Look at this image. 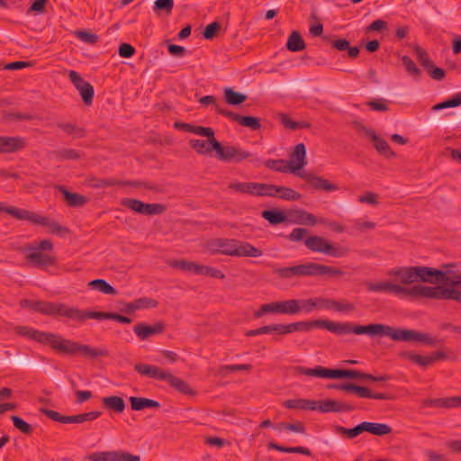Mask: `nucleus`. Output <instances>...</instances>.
I'll use <instances>...</instances> for the list:
<instances>
[{
  "mask_svg": "<svg viewBox=\"0 0 461 461\" xmlns=\"http://www.w3.org/2000/svg\"><path fill=\"white\" fill-rule=\"evenodd\" d=\"M57 189L63 194L64 199L71 207H79L88 202V198L83 194L69 192L65 186L59 185Z\"/></svg>",
  "mask_w": 461,
  "mask_h": 461,
  "instance_id": "7c9ffc66",
  "label": "nucleus"
},
{
  "mask_svg": "<svg viewBox=\"0 0 461 461\" xmlns=\"http://www.w3.org/2000/svg\"><path fill=\"white\" fill-rule=\"evenodd\" d=\"M171 387L175 390L183 393L185 395L194 396L196 394L195 391L191 388V386L183 379L175 376L173 374L169 372L167 380H166Z\"/></svg>",
  "mask_w": 461,
  "mask_h": 461,
  "instance_id": "2f4dec72",
  "label": "nucleus"
},
{
  "mask_svg": "<svg viewBox=\"0 0 461 461\" xmlns=\"http://www.w3.org/2000/svg\"><path fill=\"white\" fill-rule=\"evenodd\" d=\"M102 402L105 408L113 410L117 413H122L126 406L124 400L115 395L103 398Z\"/></svg>",
  "mask_w": 461,
  "mask_h": 461,
  "instance_id": "79ce46f5",
  "label": "nucleus"
},
{
  "mask_svg": "<svg viewBox=\"0 0 461 461\" xmlns=\"http://www.w3.org/2000/svg\"><path fill=\"white\" fill-rule=\"evenodd\" d=\"M189 146L194 149L200 155H210L214 150L213 144L211 142V138L207 140H189Z\"/></svg>",
  "mask_w": 461,
  "mask_h": 461,
  "instance_id": "4c0bfd02",
  "label": "nucleus"
},
{
  "mask_svg": "<svg viewBox=\"0 0 461 461\" xmlns=\"http://www.w3.org/2000/svg\"><path fill=\"white\" fill-rule=\"evenodd\" d=\"M289 307L290 315L310 313L317 310L316 298L289 299Z\"/></svg>",
  "mask_w": 461,
  "mask_h": 461,
  "instance_id": "b1692460",
  "label": "nucleus"
},
{
  "mask_svg": "<svg viewBox=\"0 0 461 461\" xmlns=\"http://www.w3.org/2000/svg\"><path fill=\"white\" fill-rule=\"evenodd\" d=\"M77 355L86 358L95 359L100 357H107L109 352L105 348H91L88 345L81 344L78 342Z\"/></svg>",
  "mask_w": 461,
  "mask_h": 461,
  "instance_id": "473e14b6",
  "label": "nucleus"
},
{
  "mask_svg": "<svg viewBox=\"0 0 461 461\" xmlns=\"http://www.w3.org/2000/svg\"><path fill=\"white\" fill-rule=\"evenodd\" d=\"M286 47L290 51L297 52L305 49V42L301 34L294 31L287 39Z\"/></svg>",
  "mask_w": 461,
  "mask_h": 461,
  "instance_id": "37998d69",
  "label": "nucleus"
},
{
  "mask_svg": "<svg viewBox=\"0 0 461 461\" xmlns=\"http://www.w3.org/2000/svg\"><path fill=\"white\" fill-rule=\"evenodd\" d=\"M367 105L373 110L376 112H386L389 110V107L386 104V101L384 99H374L367 102Z\"/></svg>",
  "mask_w": 461,
  "mask_h": 461,
  "instance_id": "774afa93",
  "label": "nucleus"
},
{
  "mask_svg": "<svg viewBox=\"0 0 461 461\" xmlns=\"http://www.w3.org/2000/svg\"><path fill=\"white\" fill-rule=\"evenodd\" d=\"M273 273L281 279L324 276L330 277H340L345 274V272L339 268L313 262L285 267H275L273 269Z\"/></svg>",
  "mask_w": 461,
  "mask_h": 461,
  "instance_id": "7ed1b4c3",
  "label": "nucleus"
},
{
  "mask_svg": "<svg viewBox=\"0 0 461 461\" xmlns=\"http://www.w3.org/2000/svg\"><path fill=\"white\" fill-rule=\"evenodd\" d=\"M40 411L46 415L49 419L59 423H83L81 413L77 415L66 416L60 414L59 411L49 410L46 408H41Z\"/></svg>",
  "mask_w": 461,
  "mask_h": 461,
  "instance_id": "c85d7f7f",
  "label": "nucleus"
},
{
  "mask_svg": "<svg viewBox=\"0 0 461 461\" xmlns=\"http://www.w3.org/2000/svg\"><path fill=\"white\" fill-rule=\"evenodd\" d=\"M265 196L278 197L286 201H297L302 194L293 188L266 184Z\"/></svg>",
  "mask_w": 461,
  "mask_h": 461,
  "instance_id": "a211bd4d",
  "label": "nucleus"
},
{
  "mask_svg": "<svg viewBox=\"0 0 461 461\" xmlns=\"http://www.w3.org/2000/svg\"><path fill=\"white\" fill-rule=\"evenodd\" d=\"M265 183L256 182H233L228 185L232 191L255 196H265Z\"/></svg>",
  "mask_w": 461,
  "mask_h": 461,
  "instance_id": "412c9836",
  "label": "nucleus"
},
{
  "mask_svg": "<svg viewBox=\"0 0 461 461\" xmlns=\"http://www.w3.org/2000/svg\"><path fill=\"white\" fill-rule=\"evenodd\" d=\"M122 204L131 211L143 215H159L166 212V206L162 203H146L135 198H124Z\"/></svg>",
  "mask_w": 461,
  "mask_h": 461,
  "instance_id": "f8f14e48",
  "label": "nucleus"
},
{
  "mask_svg": "<svg viewBox=\"0 0 461 461\" xmlns=\"http://www.w3.org/2000/svg\"><path fill=\"white\" fill-rule=\"evenodd\" d=\"M45 344H50L51 348L62 354L76 356L78 342L61 338L54 333H48Z\"/></svg>",
  "mask_w": 461,
  "mask_h": 461,
  "instance_id": "2eb2a0df",
  "label": "nucleus"
},
{
  "mask_svg": "<svg viewBox=\"0 0 461 461\" xmlns=\"http://www.w3.org/2000/svg\"><path fill=\"white\" fill-rule=\"evenodd\" d=\"M252 369V366L249 364H240V365H227L222 366L220 368V374L222 375H226V371L236 372V371H250Z\"/></svg>",
  "mask_w": 461,
  "mask_h": 461,
  "instance_id": "e2e57ef3",
  "label": "nucleus"
},
{
  "mask_svg": "<svg viewBox=\"0 0 461 461\" xmlns=\"http://www.w3.org/2000/svg\"><path fill=\"white\" fill-rule=\"evenodd\" d=\"M58 127L64 131L68 135H72L74 138H83L85 136V131L83 129L78 128L75 124L72 123H59Z\"/></svg>",
  "mask_w": 461,
  "mask_h": 461,
  "instance_id": "bf43d9fd",
  "label": "nucleus"
},
{
  "mask_svg": "<svg viewBox=\"0 0 461 461\" xmlns=\"http://www.w3.org/2000/svg\"><path fill=\"white\" fill-rule=\"evenodd\" d=\"M291 168V173L298 176V173H305L302 171L307 164L306 149L303 143H298L290 154L289 160H286Z\"/></svg>",
  "mask_w": 461,
  "mask_h": 461,
  "instance_id": "f3484780",
  "label": "nucleus"
},
{
  "mask_svg": "<svg viewBox=\"0 0 461 461\" xmlns=\"http://www.w3.org/2000/svg\"><path fill=\"white\" fill-rule=\"evenodd\" d=\"M224 100L230 105H239L247 100V95L234 91L230 87H226L223 90Z\"/></svg>",
  "mask_w": 461,
  "mask_h": 461,
  "instance_id": "a18cd8bd",
  "label": "nucleus"
},
{
  "mask_svg": "<svg viewBox=\"0 0 461 461\" xmlns=\"http://www.w3.org/2000/svg\"><path fill=\"white\" fill-rule=\"evenodd\" d=\"M295 373L297 375H307V376L332 378V369L325 368L321 366H318L315 368L296 366Z\"/></svg>",
  "mask_w": 461,
  "mask_h": 461,
  "instance_id": "72a5a7b5",
  "label": "nucleus"
},
{
  "mask_svg": "<svg viewBox=\"0 0 461 461\" xmlns=\"http://www.w3.org/2000/svg\"><path fill=\"white\" fill-rule=\"evenodd\" d=\"M36 312L48 316L66 317L78 322L85 321V311L76 307H68L65 303L39 301Z\"/></svg>",
  "mask_w": 461,
  "mask_h": 461,
  "instance_id": "6e6552de",
  "label": "nucleus"
},
{
  "mask_svg": "<svg viewBox=\"0 0 461 461\" xmlns=\"http://www.w3.org/2000/svg\"><path fill=\"white\" fill-rule=\"evenodd\" d=\"M221 24L218 22L209 23L203 30V36L206 40H212L215 37L217 32L220 30Z\"/></svg>",
  "mask_w": 461,
  "mask_h": 461,
  "instance_id": "338daca9",
  "label": "nucleus"
},
{
  "mask_svg": "<svg viewBox=\"0 0 461 461\" xmlns=\"http://www.w3.org/2000/svg\"><path fill=\"white\" fill-rule=\"evenodd\" d=\"M192 133L199 135V136H205L207 138H211L212 144L214 140H217L214 136V131L210 127H203L200 125H194L192 129Z\"/></svg>",
  "mask_w": 461,
  "mask_h": 461,
  "instance_id": "680f3d73",
  "label": "nucleus"
},
{
  "mask_svg": "<svg viewBox=\"0 0 461 461\" xmlns=\"http://www.w3.org/2000/svg\"><path fill=\"white\" fill-rule=\"evenodd\" d=\"M164 330L165 324L162 321H158L154 325L140 322L133 327V332L141 340H146L151 336L161 334Z\"/></svg>",
  "mask_w": 461,
  "mask_h": 461,
  "instance_id": "393cba45",
  "label": "nucleus"
},
{
  "mask_svg": "<svg viewBox=\"0 0 461 461\" xmlns=\"http://www.w3.org/2000/svg\"><path fill=\"white\" fill-rule=\"evenodd\" d=\"M85 321L87 319L113 320L121 323H130L131 320L126 316L115 312L85 311Z\"/></svg>",
  "mask_w": 461,
  "mask_h": 461,
  "instance_id": "c756f323",
  "label": "nucleus"
},
{
  "mask_svg": "<svg viewBox=\"0 0 461 461\" xmlns=\"http://www.w3.org/2000/svg\"><path fill=\"white\" fill-rule=\"evenodd\" d=\"M262 217L273 225L285 222L287 220L285 213L277 209L263 211Z\"/></svg>",
  "mask_w": 461,
  "mask_h": 461,
  "instance_id": "c03bdc74",
  "label": "nucleus"
},
{
  "mask_svg": "<svg viewBox=\"0 0 461 461\" xmlns=\"http://www.w3.org/2000/svg\"><path fill=\"white\" fill-rule=\"evenodd\" d=\"M297 215L296 223L313 226L318 223L317 217L303 209L295 211Z\"/></svg>",
  "mask_w": 461,
  "mask_h": 461,
  "instance_id": "603ef678",
  "label": "nucleus"
},
{
  "mask_svg": "<svg viewBox=\"0 0 461 461\" xmlns=\"http://www.w3.org/2000/svg\"><path fill=\"white\" fill-rule=\"evenodd\" d=\"M314 328L326 329L332 333L342 335L353 333L354 325L350 322H336L328 320H313L283 324L284 335L295 331H309Z\"/></svg>",
  "mask_w": 461,
  "mask_h": 461,
  "instance_id": "39448f33",
  "label": "nucleus"
},
{
  "mask_svg": "<svg viewBox=\"0 0 461 461\" xmlns=\"http://www.w3.org/2000/svg\"><path fill=\"white\" fill-rule=\"evenodd\" d=\"M333 310L339 312H348L355 310V305L347 300H334Z\"/></svg>",
  "mask_w": 461,
  "mask_h": 461,
  "instance_id": "69168bd1",
  "label": "nucleus"
},
{
  "mask_svg": "<svg viewBox=\"0 0 461 461\" xmlns=\"http://www.w3.org/2000/svg\"><path fill=\"white\" fill-rule=\"evenodd\" d=\"M356 410V406L348 402L336 400L315 401V411L322 413L348 412Z\"/></svg>",
  "mask_w": 461,
  "mask_h": 461,
  "instance_id": "aec40b11",
  "label": "nucleus"
},
{
  "mask_svg": "<svg viewBox=\"0 0 461 461\" xmlns=\"http://www.w3.org/2000/svg\"><path fill=\"white\" fill-rule=\"evenodd\" d=\"M196 275L209 276L218 279H223L225 277V275L220 269L200 264L198 265Z\"/></svg>",
  "mask_w": 461,
  "mask_h": 461,
  "instance_id": "6e6d98bb",
  "label": "nucleus"
},
{
  "mask_svg": "<svg viewBox=\"0 0 461 461\" xmlns=\"http://www.w3.org/2000/svg\"><path fill=\"white\" fill-rule=\"evenodd\" d=\"M334 431L338 434H340L347 438H354L360 435L361 433L365 432L364 430V424L363 422L357 424L356 427L352 429H347L345 427H342L340 425H335L334 426Z\"/></svg>",
  "mask_w": 461,
  "mask_h": 461,
  "instance_id": "49530a36",
  "label": "nucleus"
},
{
  "mask_svg": "<svg viewBox=\"0 0 461 461\" xmlns=\"http://www.w3.org/2000/svg\"><path fill=\"white\" fill-rule=\"evenodd\" d=\"M367 290L371 292H385L402 297L411 299L429 298L437 300H460V294L452 290H445L439 287H428L423 285L403 286L391 282L366 283Z\"/></svg>",
  "mask_w": 461,
  "mask_h": 461,
  "instance_id": "f257e3e1",
  "label": "nucleus"
},
{
  "mask_svg": "<svg viewBox=\"0 0 461 461\" xmlns=\"http://www.w3.org/2000/svg\"><path fill=\"white\" fill-rule=\"evenodd\" d=\"M353 333L357 335L366 334L374 336H388L395 341H419L432 345L434 340L426 333L414 330H404L392 326L375 323L366 326L354 325Z\"/></svg>",
  "mask_w": 461,
  "mask_h": 461,
  "instance_id": "f03ea898",
  "label": "nucleus"
},
{
  "mask_svg": "<svg viewBox=\"0 0 461 461\" xmlns=\"http://www.w3.org/2000/svg\"><path fill=\"white\" fill-rule=\"evenodd\" d=\"M461 105V93L454 95L452 97L433 105V111H439L446 108H453Z\"/></svg>",
  "mask_w": 461,
  "mask_h": 461,
  "instance_id": "3c124183",
  "label": "nucleus"
},
{
  "mask_svg": "<svg viewBox=\"0 0 461 461\" xmlns=\"http://www.w3.org/2000/svg\"><path fill=\"white\" fill-rule=\"evenodd\" d=\"M304 245L311 251L322 253L334 258H343L349 252L348 248L335 246L323 237L317 235L306 238L304 240Z\"/></svg>",
  "mask_w": 461,
  "mask_h": 461,
  "instance_id": "1a4fd4ad",
  "label": "nucleus"
},
{
  "mask_svg": "<svg viewBox=\"0 0 461 461\" xmlns=\"http://www.w3.org/2000/svg\"><path fill=\"white\" fill-rule=\"evenodd\" d=\"M365 432H368L375 436H385L392 433L393 429L385 423L363 421Z\"/></svg>",
  "mask_w": 461,
  "mask_h": 461,
  "instance_id": "c9c22d12",
  "label": "nucleus"
},
{
  "mask_svg": "<svg viewBox=\"0 0 461 461\" xmlns=\"http://www.w3.org/2000/svg\"><path fill=\"white\" fill-rule=\"evenodd\" d=\"M268 449H274L284 453H296L305 456H311L312 452L305 447H284L275 442H268L267 445Z\"/></svg>",
  "mask_w": 461,
  "mask_h": 461,
  "instance_id": "a19ab883",
  "label": "nucleus"
},
{
  "mask_svg": "<svg viewBox=\"0 0 461 461\" xmlns=\"http://www.w3.org/2000/svg\"><path fill=\"white\" fill-rule=\"evenodd\" d=\"M266 167L281 173H291L289 164L285 159H267L264 162Z\"/></svg>",
  "mask_w": 461,
  "mask_h": 461,
  "instance_id": "09e8293b",
  "label": "nucleus"
},
{
  "mask_svg": "<svg viewBox=\"0 0 461 461\" xmlns=\"http://www.w3.org/2000/svg\"><path fill=\"white\" fill-rule=\"evenodd\" d=\"M366 374L354 369H332V379L349 378L366 380Z\"/></svg>",
  "mask_w": 461,
  "mask_h": 461,
  "instance_id": "ea45409f",
  "label": "nucleus"
},
{
  "mask_svg": "<svg viewBox=\"0 0 461 461\" xmlns=\"http://www.w3.org/2000/svg\"><path fill=\"white\" fill-rule=\"evenodd\" d=\"M414 53L422 67L428 70L433 68V61L429 59L427 52L422 48L416 46L414 48Z\"/></svg>",
  "mask_w": 461,
  "mask_h": 461,
  "instance_id": "4d7b16f0",
  "label": "nucleus"
},
{
  "mask_svg": "<svg viewBox=\"0 0 461 461\" xmlns=\"http://www.w3.org/2000/svg\"><path fill=\"white\" fill-rule=\"evenodd\" d=\"M287 409L315 411V401L309 399H289L283 402Z\"/></svg>",
  "mask_w": 461,
  "mask_h": 461,
  "instance_id": "e433bc0d",
  "label": "nucleus"
},
{
  "mask_svg": "<svg viewBox=\"0 0 461 461\" xmlns=\"http://www.w3.org/2000/svg\"><path fill=\"white\" fill-rule=\"evenodd\" d=\"M217 113L221 114L233 122H236L244 127H248L252 131L259 130L261 127L259 119L254 116H243L231 111L226 110L221 106H217Z\"/></svg>",
  "mask_w": 461,
  "mask_h": 461,
  "instance_id": "6ab92c4d",
  "label": "nucleus"
},
{
  "mask_svg": "<svg viewBox=\"0 0 461 461\" xmlns=\"http://www.w3.org/2000/svg\"><path fill=\"white\" fill-rule=\"evenodd\" d=\"M53 244L50 240H42L37 245L30 244L24 249L27 251L26 259L35 267L46 268L55 266L57 258L43 251H51Z\"/></svg>",
  "mask_w": 461,
  "mask_h": 461,
  "instance_id": "0eeeda50",
  "label": "nucleus"
},
{
  "mask_svg": "<svg viewBox=\"0 0 461 461\" xmlns=\"http://www.w3.org/2000/svg\"><path fill=\"white\" fill-rule=\"evenodd\" d=\"M17 220L27 221L35 225L48 227L49 230L54 234L68 232V229L61 226L58 221L28 210L22 209L21 214L17 215Z\"/></svg>",
  "mask_w": 461,
  "mask_h": 461,
  "instance_id": "9b49d317",
  "label": "nucleus"
},
{
  "mask_svg": "<svg viewBox=\"0 0 461 461\" xmlns=\"http://www.w3.org/2000/svg\"><path fill=\"white\" fill-rule=\"evenodd\" d=\"M198 265L199 264L187 260H173L169 262V266L174 268L181 269L185 272H192L194 274H196Z\"/></svg>",
  "mask_w": 461,
  "mask_h": 461,
  "instance_id": "864d4df0",
  "label": "nucleus"
},
{
  "mask_svg": "<svg viewBox=\"0 0 461 461\" xmlns=\"http://www.w3.org/2000/svg\"><path fill=\"white\" fill-rule=\"evenodd\" d=\"M402 63L406 68V70L413 77H419L420 75V70L419 69V68L416 66V64L414 63V61L408 56H403L402 59Z\"/></svg>",
  "mask_w": 461,
  "mask_h": 461,
  "instance_id": "0e129e2a",
  "label": "nucleus"
},
{
  "mask_svg": "<svg viewBox=\"0 0 461 461\" xmlns=\"http://www.w3.org/2000/svg\"><path fill=\"white\" fill-rule=\"evenodd\" d=\"M289 299L284 301H276L262 304L259 309L254 312L255 318H261L267 313H277L290 315Z\"/></svg>",
  "mask_w": 461,
  "mask_h": 461,
  "instance_id": "4be33fe9",
  "label": "nucleus"
},
{
  "mask_svg": "<svg viewBox=\"0 0 461 461\" xmlns=\"http://www.w3.org/2000/svg\"><path fill=\"white\" fill-rule=\"evenodd\" d=\"M11 420L14 423V426L25 435H31L32 433V426L28 422L24 421L22 418L13 415L11 416Z\"/></svg>",
  "mask_w": 461,
  "mask_h": 461,
  "instance_id": "052dcab7",
  "label": "nucleus"
},
{
  "mask_svg": "<svg viewBox=\"0 0 461 461\" xmlns=\"http://www.w3.org/2000/svg\"><path fill=\"white\" fill-rule=\"evenodd\" d=\"M206 249L212 255L251 258H258L262 255V251L250 243L234 239H214L207 242Z\"/></svg>",
  "mask_w": 461,
  "mask_h": 461,
  "instance_id": "20e7f679",
  "label": "nucleus"
},
{
  "mask_svg": "<svg viewBox=\"0 0 461 461\" xmlns=\"http://www.w3.org/2000/svg\"><path fill=\"white\" fill-rule=\"evenodd\" d=\"M88 185L93 188H106L118 185L119 180L114 178H88Z\"/></svg>",
  "mask_w": 461,
  "mask_h": 461,
  "instance_id": "8fccbe9b",
  "label": "nucleus"
},
{
  "mask_svg": "<svg viewBox=\"0 0 461 461\" xmlns=\"http://www.w3.org/2000/svg\"><path fill=\"white\" fill-rule=\"evenodd\" d=\"M212 144L217 158L221 161L240 163L251 157V154L249 151H246L240 147L232 145L223 146L218 140H214Z\"/></svg>",
  "mask_w": 461,
  "mask_h": 461,
  "instance_id": "9d476101",
  "label": "nucleus"
},
{
  "mask_svg": "<svg viewBox=\"0 0 461 461\" xmlns=\"http://www.w3.org/2000/svg\"><path fill=\"white\" fill-rule=\"evenodd\" d=\"M87 458L90 461H140V456L122 450L93 452Z\"/></svg>",
  "mask_w": 461,
  "mask_h": 461,
  "instance_id": "4468645a",
  "label": "nucleus"
},
{
  "mask_svg": "<svg viewBox=\"0 0 461 461\" xmlns=\"http://www.w3.org/2000/svg\"><path fill=\"white\" fill-rule=\"evenodd\" d=\"M15 332L23 337H28L37 342L45 344V340L49 332H43L27 326H16Z\"/></svg>",
  "mask_w": 461,
  "mask_h": 461,
  "instance_id": "f704fd0d",
  "label": "nucleus"
},
{
  "mask_svg": "<svg viewBox=\"0 0 461 461\" xmlns=\"http://www.w3.org/2000/svg\"><path fill=\"white\" fill-rule=\"evenodd\" d=\"M134 370L142 376L160 381H166L169 374L167 370L161 369L157 366L142 363L135 364Z\"/></svg>",
  "mask_w": 461,
  "mask_h": 461,
  "instance_id": "a878e982",
  "label": "nucleus"
},
{
  "mask_svg": "<svg viewBox=\"0 0 461 461\" xmlns=\"http://www.w3.org/2000/svg\"><path fill=\"white\" fill-rule=\"evenodd\" d=\"M354 125L357 131L363 132L370 138L375 149L380 155L385 157L386 158H392L396 156L395 152L392 150L387 141L377 135L375 131L366 127L361 122H354Z\"/></svg>",
  "mask_w": 461,
  "mask_h": 461,
  "instance_id": "ddd939ff",
  "label": "nucleus"
},
{
  "mask_svg": "<svg viewBox=\"0 0 461 461\" xmlns=\"http://www.w3.org/2000/svg\"><path fill=\"white\" fill-rule=\"evenodd\" d=\"M390 276H394L402 284L401 285L407 286L408 285L416 282L413 267H403L391 270Z\"/></svg>",
  "mask_w": 461,
  "mask_h": 461,
  "instance_id": "cd10ccee",
  "label": "nucleus"
},
{
  "mask_svg": "<svg viewBox=\"0 0 461 461\" xmlns=\"http://www.w3.org/2000/svg\"><path fill=\"white\" fill-rule=\"evenodd\" d=\"M416 282H430L440 283L444 282L452 286L461 285V274L456 275L450 269L446 271L434 269L428 267H413ZM441 289L452 290L460 294V300H456L461 303V291L454 287H442Z\"/></svg>",
  "mask_w": 461,
  "mask_h": 461,
  "instance_id": "423d86ee",
  "label": "nucleus"
},
{
  "mask_svg": "<svg viewBox=\"0 0 461 461\" xmlns=\"http://www.w3.org/2000/svg\"><path fill=\"white\" fill-rule=\"evenodd\" d=\"M68 77L73 83L74 86L78 90L83 102L86 105H90L94 99V87L87 81H85L82 77L75 70L68 72Z\"/></svg>",
  "mask_w": 461,
  "mask_h": 461,
  "instance_id": "dca6fc26",
  "label": "nucleus"
},
{
  "mask_svg": "<svg viewBox=\"0 0 461 461\" xmlns=\"http://www.w3.org/2000/svg\"><path fill=\"white\" fill-rule=\"evenodd\" d=\"M298 177L304 179L312 187L317 190L333 192L339 189L337 185L331 184L322 176H318L311 173H298Z\"/></svg>",
  "mask_w": 461,
  "mask_h": 461,
  "instance_id": "5701e85b",
  "label": "nucleus"
},
{
  "mask_svg": "<svg viewBox=\"0 0 461 461\" xmlns=\"http://www.w3.org/2000/svg\"><path fill=\"white\" fill-rule=\"evenodd\" d=\"M131 407L134 411H141L145 408H158L159 402L148 398L143 397H130Z\"/></svg>",
  "mask_w": 461,
  "mask_h": 461,
  "instance_id": "58836bf2",
  "label": "nucleus"
},
{
  "mask_svg": "<svg viewBox=\"0 0 461 461\" xmlns=\"http://www.w3.org/2000/svg\"><path fill=\"white\" fill-rule=\"evenodd\" d=\"M157 302H155L152 299L142 297L140 299H137L133 301L132 303H129L128 308L131 311L138 310V309H143V308H149V307H156Z\"/></svg>",
  "mask_w": 461,
  "mask_h": 461,
  "instance_id": "13d9d810",
  "label": "nucleus"
},
{
  "mask_svg": "<svg viewBox=\"0 0 461 461\" xmlns=\"http://www.w3.org/2000/svg\"><path fill=\"white\" fill-rule=\"evenodd\" d=\"M25 147V140L21 137H0V153L16 152Z\"/></svg>",
  "mask_w": 461,
  "mask_h": 461,
  "instance_id": "bb28decb",
  "label": "nucleus"
},
{
  "mask_svg": "<svg viewBox=\"0 0 461 461\" xmlns=\"http://www.w3.org/2000/svg\"><path fill=\"white\" fill-rule=\"evenodd\" d=\"M88 286L105 294H117V291L104 279H95L88 283Z\"/></svg>",
  "mask_w": 461,
  "mask_h": 461,
  "instance_id": "de8ad7c7",
  "label": "nucleus"
},
{
  "mask_svg": "<svg viewBox=\"0 0 461 461\" xmlns=\"http://www.w3.org/2000/svg\"><path fill=\"white\" fill-rule=\"evenodd\" d=\"M281 123L291 130H299V129H304L309 128L311 124L305 121H300V122H294L289 118L286 114H282L281 116Z\"/></svg>",
  "mask_w": 461,
  "mask_h": 461,
  "instance_id": "5fc2aeb1",
  "label": "nucleus"
}]
</instances>
